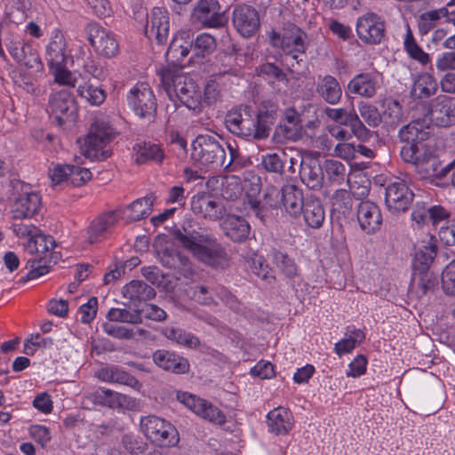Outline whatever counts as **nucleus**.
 Instances as JSON below:
<instances>
[{
    "mask_svg": "<svg viewBox=\"0 0 455 455\" xmlns=\"http://www.w3.org/2000/svg\"><path fill=\"white\" fill-rule=\"evenodd\" d=\"M403 44L406 52L411 59L417 60L422 65H427L430 62V57L428 53L425 52L416 43L412 32L409 27H407V33Z\"/></svg>",
    "mask_w": 455,
    "mask_h": 455,
    "instance_id": "nucleus-49",
    "label": "nucleus"
},
{
    "mask_svg": "<svg viewBox=\"0 0 455 455\" xmlns=\"http://www.w3.org/2000/svg\"><path fill=\"white\" fill-rule=\"evenodd\" d=\"M191 157L202 166L211 169L224 167L233 171L232 164L235 158V150L228 145L230 159L226 164V151L223 141L214 135L201 134L192 142Z\"/></svg>",
    "mask_w": 455,
    "mask_h": 455,
    "instance_id": "nucleus-4",
    "label": "nucleus"
},
{
    "mask_svg": "<svg viewBox=\"0 0 455 455\" xmlns=\"http://www.w3.org/2000/svg\"><path fill=\"white\" fill-rule=\"evenodd\" d=\"M429 115L437 125L449 126L455 123V102L446 95H439L431 102Z\"/></svg>",
    "mask_w": 455,
    "mask_h": 455,
    "instance_id": "nucleus-28",
    "label": "nucleus"
},
{
    "mask_svg": "<svg viewBox=\"0 0 455 455\" xmlns=\"http://www.w3.org/2000/svg\"><path fill=\"white\" fill-rule=\"evenodd\" d=\"M442 286L447 295H455V258L445 267L442 273Z\"/></svg>",
    "mask_w": 455,
    "mask_h": 455,
    "instance_id": "nucleus-62",
    "label": "nucleus"
},
{
    "mask_svg": "<svg viewBox=\"0 0 455 455\" xmlns=\"http://www.w3.org/2000/svg\"><path fill=\"white\" fill-rule=\"evenodd\" d=\"M447 11L444 8H439L423 12L419 19L418 26L420 34L426 35L433 29L441 18H445Z\"/></svg>",
    "mask_w": 455,
    "mask_h": 455,
    "instance_id": "nucleus-52",
    "label": "nucleus"
},
{
    "mask_svg": "<svg viewBox=\"0 0 455 455\" xmlns=\"http://www.w3.org/2000/svg\"><path fill=\"white\" fill-rule=\"evenodd\" d=\"M385 203L393 213L405 212L412 203L414 194L403 181L388 184L385 189Z\"/></svg>",
    "mask_w": 455,
    "mask_h": 455,
    "instance_id": "nucleus-17",
    "label": "nucleus"
},
{
    "mask_svg": "<svg viewBox=\"0 0 455 455\" xmlns=\"http://www.w3.org/2000/svg\"><path fill=\"white\" fill-rule=\"evenodd\" d=\"M48 111L59 126H66L76 121L77 107L68 89L53 92L48 103Z\"/></svg>",
    "mask_w": 455,
    "mask_h": 455,
    "instance_id": "nucleus-10",
    "label": "nucleus"
},
{
    "mask_svg": "<svg viewBox=\"0 0 455 455\" xmlns=\"http://www.w3.org/2000/svg\"><path fill=\"white\" fill-rule=\"evenodd\" d=\"M140 427L144 435L158 446L170 447L179 443V433L175 427L156 416L142 418Z\"/></svg>",
    "mask_w": 455,
    "mask_h": 455,
    "instance_id": "nucleus-6",
    "label": "nucleus"
},
{
    "mask_svg": "<svg viewBox=\"0 0 455 455\" xmlns=\"http://www.w3.org/2000/svg\"><path fill=\"white\" fill-rule=\"evenodd\" d=\"M55 247V241L52 236L45 235L37 231V234L29 239L27 244V249L30 253H44L53 250Z\"/></svg>",
    "mask_w": 455,
    "mask_h": 455,
    "instance_id": "nucleus-51",
    "label": "nucleus"
},
{
    "mask_svg": "<svg viewBox=\"0 0 455 455\" xmlns=\"http://www.w3.org/2000/svg\"><path fill=\"white\" fill-rule=\"evenodd\" d=\"M254 113L249 105H239L231 108L226 115L225 124L228 130L241 137H251L253 131Z\"/></svg>",
    "mask_w": 455,
    "mask_h": 455,
    "instance_id": "nucleus-14",
    "label": "nucleus"
},
{
    "mask_svg": "<svg viewBox=\"0 0 455 455\" xmlns=\"http://www.w3.org/2000/svg\"><path fill=\"white\" fill-rule=\"evenodd\" d=\"M328 180L333 183L340 184L345 180L346 167L336 160H326L323 167Z\"/></svg>",
    "mask_w": 455,
    "mask_h": 455,
    "instance_id": "nucleus-59",
    "label": "nucleus"
},
{
    "mask_svg": "<svg viewBox=\"0 0 455 455\" xmlns=\"http://www.w3.org/2000/svg\"><path fill=\"white\" fill-rule=\"evenodd\" d=\"M162 264L169 268L190 270V262L187 256L172 249H165L160 254Z\"/></svg>",
    "mask_w": 455,
    "mask_h": 455,
    "instance_id": "nucleus-46",
    "label": "nucleus"
},
{
    "mask_svg": "<svg viewBox=\"0 0 455 455\" xmlns=\"http://www.w3.org/2000/svg\"><path fill=\"white\" fill-rule=\"evenodd\" d=\"M301 181L310 189L318 190L323 183V168L317 159H307L300 162Z\"/></svg>",
    "mask_w": 455,
    "mask_h": 455,
    "instance_id": "nucleus-32",
    "label": "nucleus"
},
{
    "mask_svg": "<svg viewBox=\"0 0 455 455\" xmlns=\"http://www.w3.org/2000/svg\"><path fill=\"white\" fill-rule=\"evenodd\" d=\"M154 363L161 369L176 374L186 373L189 370L188 361L173 352L158 349L154 352Z\"/></svg>",
    "mask_w": 455,
    "mask_h": 455,
    "instance_id": "nucleus-29",
    "label": "nucleus"
},
{
    "mask_svg": "<svg viewBox=\"0 0 455 455\" xmlns=\"http://www.w3.org/2000/svg\"><path fill=\"white\" fill-rule=\"evenodd\" d=\"M163 89L171 100L176 97L188 109L198 110L202 104V93L196 82L181 69L167 68L159 71Z\"/></svg>",
    "mask_w": 455,
    "mask_h": 455,
    "instance_id": "nucleus-3",
    "label": "nucleus"
},
{
    "mask_svg": "<svg viewBox=\"0 0 455 455\" xmlns=\"http://www.w3.org/2000/svg\"><path fill=\"white\" fill-rule=\"evenodd\" d=\"M156 196L153 194L136 199L127 206L124 214L127 221H139L147 218L153 211Z\"/></svg>",
    "mask_w": 455,
    "mask_h": 455,
    "instance_id": "nucleus-36",
    "label": "nucleus"
},
{
    "mask_svg": "<svg viewBox=\"0 0 455 455\" xmlns=\"http://www.w3.org/2000/svg\"><path fill=\"white\" fill-rule=\"evenodd\" d=\"M193 40H186L183 35L175 36L166 52V59L173 65H182V62L192 49Z\"/></svg>",
    "mask_w": 455,
    "mask_h": 455,
    "instance_id": "nucleus-37",
    "label": "nucleus"
},
{
    "mask_svg": "<svg viewBox=\"0 0 455 455\" xmlns=\"http://www.w3.org/2000/svg\"><path fill=\"white\" fill-rule=\"evenodd\" d=\"M87 34L88 40L98 53L111 58L118 52L119 45L111 31L97 24H91L87 28Z\"/></svg>",
    "mask_w": 455,
    "mask_h": 455,
    "instance_id": "nucleus-18",
    "label": "nucleus"
},
{
    "mask_svg": "<svg viewBox=\"0 0 455 455\" xmlns=\"http://www.w3.org/2000/svg\"><path fill=\"white\" fill-rule=\"evenodd\" d=\"M41 75L32 73V77H29L28 75L20 72L13 76V83L27 93L37 97L42 94L43 91L39 86L36 85L35 79Z\"/></svg>",
    "mask_w": 455,
    "mask_h": 455,
    "instance_id": "nucleus-55",
    "label": "nucleus"
},
{
    "mask_svg": "<svg viewBox=\"0 0 455 455\" xmlns=\"http://www.w3.org/2000/svg\"><path fill=\"white\" fill-rule=\"evenodd\" d=\"M435 255L436 246L435 244H429L419 248L415 252L412 261L414 271H418L419 274H425L428 270Z\"/></svg>",
    "mask_w": 455,
    "mask_h": 455,
    "instance_id": "nucleus-45",
    "label": "nucleus"
},
{
    "mask_svg": "<svg viewBox=\"0 0 455 455\" xmlns=\"http://www.w3.org/2000/svg\"><path fill=\"white\" fill-rule=\"evenodd\" d=\"M333 211L347 214L353 206L351 194L347 189H337L331 197Z\"/></svg>",
    "mask_w": 455,
    "mask_h": 455,
    "instance_id": "nucleus-53",
    "label": "nucleus"
},
{
    "mask_svg": "<svg viewBox=\"0 0 455 455\" xmlns=\"http://www.w3.org/2000/svg\"><path fill=\"white\" fill-rule=\"evenodd\" d=\"M114 129L104 121H96L82 146L83 155L91 160H105L111 155L108 144L115 138Z\"/></svg>",
    "mask_w": 455,
    "mask_h": 455,
    "instance_id": "nucleus-5",
    "label": "nucleus"
},
{
    "mask_svg": "<svg viewBox=\"0 0 455 455\" xmlns=\"http://www.w3.org/2000/svg\"><path fill=\"white\" fill-rule=\"evenodd\" d=\"M265 199L270 207L283 206L292 217L299 215L304 206L302 191L294 185H285L281 189L270 188L266 193Z\"/></svg>",
    "mask_w": 455,
    "mask_h": 455,
    "instance_id": "nucleus-7",
    "label": "nucleus"
},
{
    "mask_svg": "<svg viewBox=\"0 0 455 455\" xmlns=\"http://www.w3.org/2000/svg\"><path fill=\"white\" fill-rule=\"evenodd\" d=\"M232 21L236 30L244 37L251 36L259 28L257 10L248 4L235 5Z\"/></svg>",
    "mask_w": 455,
    "mask_h": 455,
    "instance_id": "nucleus-21",
    "label": "nucleus"
},
{
    "mask_svg": "<svg viewBox=\"0 0 455 455\" xmlns=\"http://www.w3.org/2000/svg\"><path fill=\"white\" fill-rule=\"evenodd\" d=\"M324 113L330 120L336 123L335 125L349 127L357 140L365 142L371 139V132L364 125L355 110L326 108Z\"/></svg>",
    "mask_w": 455,
    "mask_h": 455,
    "instance_id": "nucleus-13",
    "label": "nucleus"
},
{
    "mask_svg": "<svg viewBox=\"0 0 455 455\" xmlns=\"http://www.w3.org/2000/svg\"><path fill=\"white\" fill-rule=\"evenodd\" d=\"M379 87V76L371 73L356 75L347 84L351 93L368 99L374 97Z\"/></svg>",
    "mask_w": 455,
    "mask_h": 455,
    "instance_id": "nucleus-30",
    "label": "nucleus"
},
{
    "mask_svg": "<svg viewBox=\"0 0 455 455\" xmlns=\"http://www.w3.org/2000/svg\"><path fill=\"white\" fill-rule=\"evenodd\" d=\"M92 178V172L89 169L79 165L70 164L68 172V182L74 187H80Z\"/></svg>",
    "mask_w": 455,
    "mask_h": 455,
    "instance_id": "nucleus-63",
    "label": "nucleus"
},
{
    "mask_svg": "<svg viewBox=\"0 0 455 455\" xmlns=\"http://www.w3.org/2000/svg\"><path fill=\"white\" fill-rule=\"evenodd\" d=\"M273 110H260L253 118V131L251 137L256 140L266 139L275 120Z\"/></svg>",
    "mask_w": 455,
    "mask_h": 455,
    "instance_id": "nucleus-44",
    "label": "nucleus"
},
{
    "mask_svg": "<svg viewBox=\"0 0 455 455\" xmlns=\"http://www.w3.org/2000/svg\"><path fill=\"white\" fill-rule=\"evenodd\" d=\"M7 50L13 60L31 73L43 74L44 64L37 51L24 42L19 36H10L5 39Z\"/></svg>",
    "mask_w": 455,
    "mask_h": 455,
    "instance_id": "nucleus-8",
    "label": "nucleus"
},
{
    "mask_svg": "<svg viewBox=\"0 0 455 455\" xmlns=\"http://www.w3.org/2000/svg\"><path fill=\"white\" fill-rule=\"evenodd\" d=\"M134 161L138 164L147 163L161 164L164 158V150L157 144L152 142H138L133 146Z\"/></svg>",
    "mask_w": 455,
    "mask_h": 455,
    "instance_id": "nucleus-34",
    "label": "nucleus"
},
{
    "mask_svg": "<svg viewBox=\"0 0 455 455\" xmlns=\"http://www.w3.org/2000/svg\"><path fill=\"white\" fill-rule=\"evenodd\" d=\"M127 100L130 108L141 118L152 119L156 113V101L153 91L146 84H138L132 87Z\"/></svg>",
    "mask_w": 455,
    "mask_h": 455,
    "instance_id": "nucleus-12",
    "label": "nucleus"
},
{
    "mask_svg": "<svg viewBox=\"0 0 455 455\" xmlns=\"http://www.w3.org/2000/svg\"><path fill=\"white\" fill-rule=\"evenodd\" d=\"M120 217L119 211L103 212L93 219L86 228V239L91 244L104 241Z\"/></svg>",
    "mask_w": 455,
    "mask_h": 455,
    "instance_id": "nucleus-19",
    "label": "nucleus"
},
{
    "mask_svg": "<svg viewBox=\"0 0 455 455\" xmlns=\"http://www.w3.org/2000/svg\"><path fill=\"white\" fill-rule=\"evenodd\" d=\"M45 60L50 68L60 67L61 64L72 61L70 51L68 49L63 34L55 30L45 47Z\"/></svg>",
    "mask_w": 455,
    "mask_h": 455,
    "instance_id": "nucleus-24",
    "label": "nucleus"
},
{
    "mask_svg": "<svg viewBox=\"0 0 455 455\" xmlns=\"http://www.w3.org/2000/svg\"><path fill=\"white\" fill-rule=\"evenodd\" d=\"M287 156L284 153L281 155L271 153L262 156L261 164L268 172L282 174L286 162Z\"/></svg>",
    "mask_w": 455,
    "mask_h": 455,
    "instance_id": "nucleus-57",
    "label": "nucleus"
},
{
    "mask_svg": "<svg viewBox=\"0 0 455 455\" xmlns=\"http://www.w3.org/2000/svg\"><path fill=\"white\" fill-rule=\"evenodd\" d=\"M220 8L217 0H199L193 10V17L204 27L220 28L227 20Z\"/></svg>",
    "mask_w": 455,
    "mask_h": 455,
    "instance_id": "nucleus-23",
    "label": "nucleus"
},
{
    "mask_svg": "<svg viewBox=\"0 0 455 455\" xmlns=\"http://www.w3.org/2000/svg\"><path fill=\"white\" fill-rule=\"evenodd\" d=\"M182 397V403L202 419L218 425L225 423V414L211 402L190 394H183Z\"/></svg>",
    "mask_w": 455,
    "mask_h": 455,
    "instance_id": "nucleus-20",
    "label": "nucleus"
},
{
    "mask_svg": "<svg viewBox=\"0 0 455 455\" xmlns=\"http://www.w3.org/2000/svg\"><path fill=\"white\" fill-rule=\"evenodd\" d=\"M300 122V116L296 111L290 110L285 114L284 123L281 127L286 138L296 139L299 137L301 131Z\"/></svg>",
    "mask_w": 455,
    "mask_h": 455,
    "instance_id": "nucleus-56",
    "label": "nucleus"
},
{
    "mask_svg": "<svg viewBox=\"0 0 455 455\" xmlns=\"http://www.w3.org/2000/svg\"><path fill=\"white\" fill-rule=\"evenodd\" d=\"M438 90L436 79L428 73L418 74L411 89V96L414 100H426L435 95Z\"/></svg>",
    "mask_w": 455,
    "mask_h": 455,
    "instance_id": "nucleus-35",
    "label": "nucleus"
},
{
    "mask_svg": "<svg viewBox=\"0 0 455 455\" xmlns=\"http://www.w3.org/2000/svg\"><path fill=\"white\" fill-rule=\"evenodd\" d=\"M220 228L228 239L238 243L245 242L251 233V226L243 217L228 211L220 220Z\"/></svg>",
    "mask_w": 455,
    "mask_h": 455,
    "instance_id": "nucleus-22",
    "label": "nucleus"
},
{
    "mask_svg": "<svg viewBox=\"0 0 455 455\" xmlns=\"http://www.w3.org/2000/svg\"><path fill=\"white\" fill-rule=\"evenodd\" d=\"M122 294L132 301H146L152 299L156 296V291L148 283L133 280L123 287Z\"/></svg>",
    "mask_w": 455,
    "mask_h": 455,
    "instance_id": "nucleus-38",
    "label": "nucleus"
},
{
    "mask_svg": "<svg viewBox=\"0 0 455 455\" xmlns=\"http://www.w3.org/2000/svg\"><path fill=\"white\" fill-rule=\"evenodd\" d=\"M356 33L359 38L366 44H379L385 36L383 20L373 12H367L357 19Z\"/></svg>",
    "mask_w": 455,
    "mask_h": 455,
    "instance_id": "nucleus-16",
    "label": "nucleus"
},
{
    "mask_svg": "<svg viewBox=\"0 0 455 455\" xmlns=\"http://www.w3.org/2000/svg\"><path fill=\"white\" fill-rule=\"evenodd\" d=\"M13 190L18 194L12 206V217L15 220L31 219L36 215L41 206L40 196L32 191L29 185L21 181H15Z\"/></svg>",
    "mask_w": 455,
    "mask_h": 455,
    "instance_id": "nucleus-9",
    "label": "nucleus"
},
{
    "mask_svg": "<svg viewBox=\"0 0 455 455\" xmlns=\"http://www.w3.org/2000/svg\"><path fill=\"white\" fill-rule=\"evenodd\" d=\"M173 236L183 248L204 263L211 264L216 259L218 265L225 258L224 249L217 238L193 219L185 220L181 228L173 231Z\"/></svg>",
    "mask_w": 455,
    "mask_h": 455,
    "instance_id": "nucleus-2",
    "label": "nucleus"
},
{
    "mask_svg": "<svg viewBox=\"0 0 455 455\" xmlns=\"http://www.w3.org/2000/svg\"><path fill=\"white\" fill-rule=\"evenodd\" d=\"M418 124H409L399 131V138L406 142L401 148V157L404 162L414 164L421 178L443 179L445 176H441V163L422 142L427 138V132Z\"/></svg>",
    "mask_w": 455,
    "mask_h": 455,
    "instance_id": "nucleus-1",
    "label": "nucleus"
},
{
    "mask_svg": "<svg viewBox=\"0 0 455 455\" xmlns=\"http://www.w3.org/2000/svg\"><path fill=\"white\" fill-rule=\"evenodd\" d=\"M382 215L379 207L371 201H363L357 207V221L366 234H374L382 225Z\"/></svg>",
    "mask_w": 455,
    "mask_h": 455,
    "instance_id": "nucleus-25",
    "label": "nucleus"
},
{
    "mask_svg": "<svg viewBox=\"0 0 455 455\" xmlns=\"http://www.w3.org/2000/svg\"><path fill=\"white\" fill-rule=\"evenodd\" d=\"M315 92L320 99L331 105L338 104L342 97L339 83L331 75L318 76Z\"/></svg>",
    "mask_w": 455,
    "mask_h": 455,
    "instance_id": "nucleus-31",
    "label": "nucleus"
},
{
    "mask_svg": "<svg viewBox=\"0 0 455 455\" xmlns=\"http://www.w3.org/2000/svg\"><path fill=\"white\" fill-rule=\"evenodd\" d=\"M358 110L361 117L371 127H377L382 122V116L379 114L378 108L367 102H360Z\"/></svg>",
    "mask_w": 455,
    "mask_h": 455,
    "instance_id": "nucleus-58",
    "label": "nucleus"
},
{
    "mask_svg": "<svg viewBox=\"0 0 455 455\" xmlns=\"http://www.w3.org/2000/svg\"><path fill=\"white\" fill-rule=\"evenodd\" d=\"M77 92L79 96L85 100L92 106H100L107 97V93L103 88L91 83H84L78 87Z\"/></svg>",
    "mask_w": 455,
    "mask_h": 455,
    "instance_id": "nucleus-47",
    "label": "nucleus"
},
{
    "mask_svg": "<svg viewBox=\"0 0 455 455\" xmlns=\"http://www.w3.org/2000/svg\"><path fill=\"white\" fill-rule=\"evenodd\" d=\"M364 339L365 334L362 330L348 326L345 332V338L335 344L334 351L339 356L351 353L356 345L361 344Z\"/></svg>",
    "mask_w": 455,
    "mask_h": 455,
    "instance_id": "nucleus-41",
    "label": "nucleus"
},
{
    "mask_svg": "<svg viewBox=\"0 0 455 455\" xmlns=\"http://www.w3.org/2000/svg\"><path fill=\"white\" fill-rule=\"evenodd\" d=\"M95 377L101 381L110 384L124 385L135 390H140L142 387V384L133 375L115 364L107 365L99 369L95 372Z\"/></svg>",
    "mask_w": 455,
    "mask_h": 455,
    "instance_id": "nucleus-26",
    "label": "nucleus"
},
{
    "mask_svg": "<svg viewBox=\"0 0 455 455\" xmlns=\"http://www.w3.org/2000/svg\"><path fill=\"white\" fill-rule=\"evenodd\" d=\"M381 116L382 121L391 128H395L406 118L401 103L393 99H387L384 101V110Z\"/></svg>",
    "mask_w": 455,
    "mask_h": 455,
    "instance_id": "nucleus-42",
    "label": "nucleus"
},
{
    "mask_svg": "<svg viewBox=\"0 0 455 455\" xmlns=\"http://www.w3.org/2000/svg\"><path fill=\"white\" fill-rule=\"evenodd\" d=\"M216 48L215 38L208 33H203L193 40L192 49L196 56L204 57L211 54Z\"/></svg>",
    "mask_w": 455,
    "mask_h": 455,
    "instance_id": "nucleus-54",
    "label": "nucleus"
},
{
    "mask_svg": "<svg viewBox=\"0 0 455 455\" xmlns=\"http://www.w3.org/2000/svg\"><path fill=\"white\" fill-rule=\"evenodd\" d=\"M121 443L131 455H162L160 451L149 448L140 436L132 434H125Z\"/></svg>",
    "mask_w": 455,
    "mask_h": 455,
    "instance_id": "nucleus-43",
    "label": "nucleus"
},
{
    "mask_svg": "<svg viewBox=\"0 0 455 455\" xmlns=\"http://www.w3.org/2000/svg\"><path fill=\"white\" fill-rule=\"evenodd\" d=\"M108 318L110 322H121L132 324L142 323L140 311L138 309L111 308L108 313Z\"/></svg>",
    "mask_w": 455,
    "mask_h": 455,
    "instance_id": "nucleus-50",
    "label": "nucleus"
},
{
    "mask_svg": "<svg viewBox=\"0 0 455 455\" xmlns=\"http://www.w3.org/2000/svg\"><path fill=\"white\" fill-rule=\"evenodd\" d=\"M191 210L196 215L211 221H220L227 212L222 201L208 193L193 196Z\"/></svg>",
    "mask_w": 455,
    "mask_h": 455,
    "instance_id": "nucleus-15",
    "label": "nucleus"
},
{
    "mask_svg": "<svg viewBox=\"0 0 455 455\" xmlns=\"http://www.w3.org/2000/svg\"><path fill=\"white\" fill-rule=\"evenodd\" d=\"M301 212L305 222L312 228H319L325 220L324 208L317 199H307L304 203Z\"/></svg>",
    "mask_w": 455,
    "mask_h": 455,
    "instance_id": "nucleus-40",
    "label": "nucleus"
},
{
    "mask_svg": "<svg viewBox=\"0 0 455 455\" xmlns=\"http://www.w3.org/2000/svg\"><path fill=\"white\" fill-rule=\"evenodd\" d=\"M145 35L149 40H156L158 44H164L169 35L168 12L159 7L153 8L150 23L145 28Z\"/></svg>",
    "mask_w": 455,
    "mask_h": 455,
    "instance_id": "nucleus-27",
    "label": "nucleus"
},
{
    "mask_svg": "<svg viewBox=\"0 0 455 455\" xmlns=\"http://www.w3.org/2000/svg\"><path fill=\"white\" fill-rule=\"evenodd\" d=\"M187 292L192 299L202 305H212L216 303L212 291H211L206 286L196 285L190 287Z\"/></svg>",
    "mask_w": 455,
    "mask_h": 455,
    "instance_id": "nucleus-60",
    "label": "nucleus"
},
{
    "mask_svg": "<svg viewBox=\"0 0 455 455\" xmlns=\"http://www.w3.org/2000/svg\"><path fill=\"white\" fill-rule=\"evenodd\" d=\"M50 70L54 76V80L60 85H67L69 87H75L76 78L68 69V63L61 64L60 67L50 68Z\"/></svg>",
    "mask_w": 455,
    "mask_h": 455,
    "instance_id": "nucleus-61",
    "label": "nucleus"
},
{
    "mask_svg": "<svg viewBox=\"0 0 455 455\" xmlns=\"http://www.w3.org/2000/svg\"><path fill=\"white\" fill-rule=\"evenodd\" d=\"M104 331L116 339H132L135 338L133 330L128 329L124 326L117 325L113 323H106L103 324Z\"/></svg>",
    "mask_w": 455,
    "mask_h": 455,
    "instance_id": "nucleus-64",
    "label": "nucleus"
},
{
    "mask_svg": "<svg viewBox=\"0 0 455 455\" xmlns=\"http://www.w3.org/2000/svg\"><path fill=\"white\" fill-rule=\"evenodd\" d=\"M272 264L286 278L292 279L299 275V268L294 259L286 252L273 249L269 254Z\"/></svg>",
    "mask_w": 455,
    "mask_h": 455,
    "instance_id": "nucleus-39",
    "label": "nucleus"
},
{
    "mask_svg": "<svg viewBox=\"0 0 455 455\" xmlns=\"http://www.w3.org/2000/svg\"><path fill=\"white\" fill-rule=\"evenodd\" d=\"M164 334L167 339L189 348H196L200 343L196 336L179 328L167 327Z\"/></svg>",
    "mask_w": 455,
    "mask_h": 455,
    "instance_id": "nucleus-48",
    "label": "nucleus"
},
{
    "mask_svg": "<svg viewBox=\"0 0 455 455\" xmlns=\"http://www.w3.org/2000/svg\"><path fill=\"white\" fill-rule=\"evenodd\" d=\"M267 423L270 432L275 435H286L293 426L292 414L286 408H275L267 413Z\"/></svg>",
    "mask_w": 455,
    "mask_h": 455,
    "instance_id": "nucleus-33",
    "label": "nucleus"
},
{
    "mask_svg": "<svg viewBox=\"0 0 455 455\" xmlns=\"http://www.w3.org/2000/svg\"><path fill=\"white\" fill-rule=\"evenodd\" d=\"M307 34L294 24H288L281 40V47L285 54L286 65L294 68V63L299 65L306 52Z\"/></svg>",
    "mask_w": 455,
    "mask_h": 455,
    "instance_id": "nucleus-11",
    "label": "nucleus"
}]
</instances>
